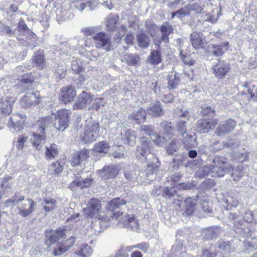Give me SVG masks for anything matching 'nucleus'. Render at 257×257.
<instances>
[{"instance_id": "obj_1", "label": "nucleus", "mask_w": 257, "mask_h": 257, "mask_svg": "<svg viewBox=\"0 0 257 257\" xmlns=\"http://www.w3.org/2000/svg\"><path fill=\"white\" fill-rule=\"evenodd\" d=\"M126 201L123 199L116 198L111 200L108 203V209L111 210L109 216L113 215L112 219L118 222L117 224L122 227H127L136 231L141 229L140 221L132 215H123L122 212H114L115 210L124 206Z\"/></svg>"}, {"instance_id": "obj_2", "label": "nucleus", "mask_w": 257, "mask_h": 257, "mask_svg": "<svg viewBox=\"0 0 257 257\" xmlns=\"http://www.w3.org/2000/svg\"><path fill=\"white\" fill-rule=\"evenodd\" d=\"M232 167L227 162L226 159L215 157L211 164H206L199 169L198 173L200 177L210 175L212 177H221L225 173L233 171Z\"/></svg>"}, {"instance_id": "obj_3", "label": "nucleus", "mask_w": 257, "mask_h": 257, "mask_svg": "<svg viewBox=\"0 0 257 257\" xmlns=\"http://www.w3.org/2000/svg\"><path fill=\"white\" fill-rule=\"evenodd\" d=\"M161 127L163 131L162 134L154 133V127L151 125L142 126L141 131L142 134L150 136L156 145L163 146L173 135L174 128L172 123L167 121H162Z\"/></svg>"}, {"instance_id": "obj_4", "label": "nucleus", "mask_w": 257, "mask_h": 257, "mask_svg": "<svg viewBox=\"0 0 257 257\" xmlns=\"http://www.w3.org/2000/svg\"><path fill=\"white\" fill-rule=\"evenodd\" d=\"M198 203L204 212H210L208 204V198L204 196H199L197 195L194 199L189 197L184 201V206L185 214L187 215H192L198 208Z\"/></svg>"}, {"instance_id": "obj_5", "label": "nucleus", "mask_w": 257, "mask_h": 257, "mask_svg": "<svg viewBox=\"0 0 257 257\" xmlns=\"http://www.w3.org/2000/svg\"><path fill=\"white\" fill-rule=\"evenodd\" d=\"M49 121V119L44 120V124L41 125L40 124H37L36 127H38L36 133L33 134L31 142L33 146L37 150H40L42 145L44 143L45 140V135L43 133L46 125L45 124Z\"/></svg>"}, {"instance_id": "obj_6", "label": "nucleus", "mask_w": 257, "mask_h": 257, "mask_svg": "<svg viewBox=\"0 0 257 257\" xmlns=\"http://www.w3.org/2000/svg\"><path fill=\"white\" fill-rule=\"evenodd\" d=\"M92 39L97 49H103L106 51L111 50V37L104 32H99L94 35Z\"/></svg>"}, {"instance_id": "obj_7", "label": "nucleus", "mask_w": 257, "mask_h": 257, "mask_svg": "<svg viewBox=\"0 0 257 257\" xmlns=\"http://www.w3.org/2000/svg\"><path fill=\"white\" fill-rule=\"evenodd\" d=\"M101 210V204L96 198L91 199L87 203V207L83 209L84 214L90 218H97Z\"/></svg>"}, {"instance_id": "obj_8", "label": "nucleus", "mask_w": 257, "mask_h": 257, "mask_svg": "<svg viewBox=\"0 0 257 257\" xmlns=\"http://www.w3.org/2000/svg\"><path fill=\"white\" fill-rule=\"evenodd\" d=\"M99 125L98 123L88 124L85 130L81 140L85 143H91L95 141L98 137Z\"/></svg>"}, {"instance_id": "obj_9", "label": "nucleus", "mask_w": 257, "mask_h": 257, "mask_svg": "<svg viewBox=\"0 0 257 257\" xmlns=\"http://www.w3.org/2000/svg\"><path fill=\"white\" fill-rule=\"evenodd\" d=\"M229 63L222 61L218 60L213 66L212 69L215 76L218 79H222L228 73L230 70Z\"/></svg>"}, {"instance_id": "obj_10", "label": "nucleus", "mask_w": 257, "mask_h": 257, "mask_svg": "<svg viewBox=\"0 0 257 257\" xmlns=\"http://www.w3.org/2000/svg\"><path fill=\"white\" fill-rule=\"evenodd\" d=\"M40 99L39 92H29L21 99V105L23 107H29L39 103Z\"/></svg>"}, {"instance_id": "obj_11", "label": "nucleus", "mask_w": 257, "mask_h": 257, "mask_svg": "<svg viewBox=\"0 0 257 257\" xmlns=\"http://www.w3.org/2000/svg\"><path fill=\"white\" fill-rule=\"evenodd\" d=\"M35 206V203L33 199L28 198L24 202L18 205L19 214L23 217H27L34 211Z\"/></svg>"}, {"instance_id": "obj_12", "label": "nucleus", "mask_w": 257, "mask_h": 257, "mask_svg": "<svg viewBox=\"0 0 257 257\" xmlns=\"http://www.w3.org/2000/svg\"><path fill=\"white\" fill-rule=\"evenodd\" d=\"M236 126V122L232 119H228L225 123L220 124L215 130V134L218 136H223L232 131Z\"/></svg>"}, {"instance_id": "obj_13", "label": "nucleus", "mask_w": 257, "mask_h": 257, "mask_svg": "<svg viewBox=\"0 0 257 257\" xmlns=\"http://www.w3.org/2000/svg\"><path fill=\"white\" fill-rule=\"evenodd\" d=\"M119 169L115 166L104 167L102 170L99 171L100 177L104 180L114 178L118 174Z\"/></svg>"}, {"instance_id": "obj_14", "label": "nucleus", "mask_w": 257, "mask_h": 257, "mask_svg": "<svg viewBox=\"0 0 257 257\" xmlns=\"http://www.w3.org/2000/svg\"><path fill=\"white\" fill-rule=\"evenodd\" d=\"M64 234V230L61 228H58L56 230H50L46 233V237L48 239L46 243L49 245L55 243L56 241L62 238Z\"/></svg>"}, {"instance_id": "obj_15", "label": "nucleus", "mask_w": 257, "mask_h": 257, "mask_svg": "<svg viewBox=\"0 0 257 257\" xmlns=\"http://www.w3.org/2000/svg\"><path fill=\"white\" fill-rule=\"evenodd\" d=\"M191 42L196 49L202 48L205 44V37L200 32H194L191 35Z\"/></svg>"}, {"instance_id": "obj_16", "label": "nucleus", "mask_w": 257, "mask_h": 257, "mask_svg": "<svg viewBox=\"0 0 257 257\" xmlns=\"http://www.w3.org/2000/svg\"><path fill=\"white\" fill-rule=\"evenodd\" d=\"M23 115L13 114L10 117L8 126L13 127L16 131H20L23 128L24 121L22 120Z\"/></svg>"}, {"instance_id": "obj_17", "label": "nucleus", "mask_w": 257, "mask_h": 257, "mask_svg": "<svg viewBox=\"0 0 257 257\" xmlns=\"http://www.w3.org/2000/svg\"><path fill=\"white\" fill-rule=\"evenodd\" d=\"M173 31L172 26L168 23H164L161 27V32L162 37L161 40H155L154 43L157 46L161 43V40L163 41L167 42L168 36Z\"/></svg>"}, {"instance_id": "obj_18", "label": "nucleus", "mask_w": 257, "mask_h": 257, "mask_svg": "<svg viewBox=\"0 0 257 257\" xmlns=\"http://www.w3.org/2000/svg\"><path fill=\"white\" fill-rule=\"evenodd\" d=\"M121 139L125 144L133 145L135 144L136 135L134 131L124 130L121 132Z\"/></svg>"}, {"instance_id": "obj_19", "label": "nucleus", "mask_w": 257, "mask_h": 257, "mask_svg": "<svg viewBox=\"0 0 257 257\" xmlns=\"http://www.w3.org/2000/svg\"><path fill=\"white\" fill-rule=\"evenodd\" d=\"M141 145L137 148V152L141 156L145 157L151 153V147L150 142L147 139L143 138L141 139Z\"/></svg>"}, {"instance_id": "obj_20", "label": "nucleus", "mask_w": 257, "mask_h": 257, "mask_svg": "<svg viewBox=\"0 0 257 257\" xmlns=\"http://www.w3.org/2000/svg\"><path fill=\"white\" fill-rule=\"evenodd\" d=\"M91 101V97L89 94L83 91L77 98L75 105L78 108H82Z\"/></svg>"}, {"instance_id": "obj_21", "label": "nucleus", "mask_w": 257, "mask_h": 257, "mask_svg": "<svg viewBox=\"0 0 257 257\" xmlns=\"http://www.w3.org/2000/svg\"><path fill=\"white\" fill-rule=\"evenodd\" d=\"M55 127L59 131H64V109L57 112L55 115Z\"/></svg>"}, {"instance_id": "obj_22", "label": "nucleus", "mask_w": 257, "mask_h": 257, "mask_svg": "<svg viewBox=\"0 0 257 257\" xmlns=\"http://www.w3.org/2000/svg\"><path fill=\"white\" fill-rule=\"evenodd\" d=\"M75 253L80 257H89L92 253V249L87 244H82L78 246Z\"/></svg>"}, {"instance_id": "obj_23", "label": "nucleus", "mask_w": 257, "mask_h": 257, "mask_svg": "<svg viewBox=\"0 0 257 257\" xmlns=\"http://www.w3.org/2000/svg\"><path fill=\"white\" fill-rule=\"evenodd\" d=\"M168 87L169 89L176 88L180 81V75L176 72H171L168 75Z\"/></svg>"}, {"instance_id": "obj_24", "label": "nucleus", "mask_w": 257, "mask_h": 257, "mask_svg": "<svg viewBox=\"0 0 257 257\" xmlns=\"http://www.w3.org/2000/svg\"><path fill=\"white\" fill-rule=\"evenodd\" d=\"M148 113L153 116H159L163 113V108L160 102L151 103L148 109Z\"/></svg>"}, {"instance_id": "obj_25", "label": "nucleus", "mask_w": 257, "mask_h": 257, "mask_svg": "<svg viewBox=\"0 0 257 257\" xmlns=\"http://www.w3.org/2000/svg\"><path fill=\"white\" fill-rule=\"evenodd\" d=\"M146 115L145 110L141 108L134 111L129 116V118L136 121L137 123L143 122L146 120Z\"/></svg>"}, {"instance_id": "obj_26", "label": "nucleus", "mask_w": 257, "mask_h": 257, "mask_svg": "<svg viewBox=\"0 0 257 257\" xmlns=\"http://www.w3.org/2000/svg\"><path fill=\"white\" fill-rule=\"evenodd\" d=\"M15 101L13 98L0 101V109L4 114L9 115L12 112V105Z\"/></svg>"}, {"instance_id": "obj_27", "label": "nucleus", "mask_w": 257, "mask_h": 257, "mask_svg": "<svg viewBox=\"0 0 257 257\" xmlns=\"http://www.w3.org/2000/svg\"><path fill=\"white\" fill-rule=\"evenodd\" d=\"M122 62L126 63L128 65L135 66L139 61V57L136 55L125 53L120 56Z\"/></svg>"}, {"instance_id": "obj_28", "label": "nucleus", "mask_w": 257, "mask_h": 257, "mask_svg": "<svg viewBox=\"0 0 257 257\" xmlns=\"http://www.w3.org/2000/svg\"><path fill=\"white\" fill-rule=\"evenodd\" d=\"M189 111H186L183 113L180 116V122L177 125V130L180 133H182V136H184L186 134V120H188L189 116Z\"/></svg>"}, {"instance_id": "obj_29", "label": "nucleus", "mask_w": 257, "mask_h": 257, "mask_svg": "<svg viewBox=\"0 0 257 257\" xmlns=\"http://www.w3.org/2000/svg\"><path fill=\"white\" fill-rule=\"evenodd\" d=\"M46 158L48 160H52L58 155V150L56 144H51L49 146H46Z\"/></svg>"}, {"instance_id": "obj_30", "label": "nucleus", "mask_w": 257, "mask_h": 257, "mask_svg": "<svg viewBox=\"0 0 257 257\" xmlns=\"http://www.w3.org/2000/svg\"><path fill=\"white\" fill-rule=\"evenodd\" d=\"M229 44L227 42L222 43L220 45H212V53L215 56L222 55L225 51L228 49Z\"/></svg>"}, {"instance_id": "obj_31", "label": "nucleus", "mask_w": 257, "mask_h": 257, "mask_svg": "<svg viewBox=\"0 0 257 257\" xmlns=\"http://www.w3.org/2000/svg\"><path fill=\"white\" fill-rule=\"evenodd\" d=\"M118 16L110 14L106 19V26L108 30L113 31L118 21Z\"/></svg>"}, {"instance_id": "obj_32", "label": "nucleus", "mask_w": 257, "mask_h": 257, "mask_svg": "<svg viewBox=\"0 0 257 257\" xmlns=\"http://www.w3.org/2000/svg\"><path fill=\"white\" fill-rule=\"evenodd\" d=\"M56 200L53 198H46L42 203V205L46 212H50L56 207Z\"/></svg>"}, {"instance_id": "obj_33", "label": "nucleus", "mask_w": 257, "mask_h": 257, "mask_svg": "<svg viewBox=\"0 0 257 257\" xmlns=\"http://www.w3.org/2000/svg\"><path fill=\"white\" fill-rule=\"evenodd\" d=\"M87 158V151H83L77 153L72 158L71 163V165L75 166L80 164V161L85 160Z\"/></svg>"}, {"instance_id": "obj_34", "label": "nucleus", "mask_w": 257, "mask_h": 257, "mask_svg": "<svg viewBox=\"0 0 257 257\" xmlns=\"http://www.w3.org/2000/svg\"><path fill=\"white\" fill-rule=\"evenodd\" d=\"M183 137V143L184 147L187 149H189L192 148H194L196 146V143L195 142V139L193 138V136L191 135L186 134L185 136Z\"/></svg>"}, {"instance_id": "obj_35", "label": "nucleus", "mask_w": 257, "mask_h": 257, "mask_svg": "<svg viewBox=\"0 0 257 257\" xmlns=\"http://www.w3.org/2000/svg\"><path fill=\"white\" fill-rule=\"evenodd\" d=\"M150 42V38L147 35L141 33L138 35V43L140 47L147 48Z\"/></svg>"}, {"instance_id": "obj_36", "label": "nucleus", "mask_w": 257, "mask_h": 257, "mask_svg": "<svg viewBox=\"0 0 257 257\" xmlns=\"http://www.w3.org/2000/svg\"><path fill=\"white\" fill-rule=\"evenodd\" d=\"M109 145L106 141H101L97 143L94 146V150L96 152L102 153H106L109 148Z\"/></svg>"}, {"instance_id": "obj_37", "label": "nucleus", "mask_w": 257, "mask_h": 257, "mask_svg": "<svg viewBox=\"0 0 257 257\" xmlns=\"http://www.w3.org/2000/svg\"><path fill=\"white\" fill-rule=\"evenodd\" d=\"M149 61L151 63L158 64L161 61V52L156 50L152 51L151 55L149 57Z\"/></svg>"}, {"instance_id": "obj_38", "label": "nucleus", "mask_w": 257, "mask_h": 257, "mask_svg": "<svg viewBox=\"0 0 257 257\" xmlns=\"http://www.w3.org/2000/svg\"><path fill=\"white\" fill-rule=\"evenodd\" d=\"M76 95V91L71 86L65 88V103L73 101Z\"/></svg>"}, {"instance_id": "obj_39", "label": "nucleus", "mask_w": 257, "mask_h": 257, "mask_svg": "<svg viewBox=\"0 0 257 257\" xmlns=\"http://www.w3.org/2000/svg\"><path fill=\"white\" fill-rule=\"evenodd\" d=\"M92 181V180L91 179H85L80 181L74 180L71 183L70 187L74 186L79 187L81 188L88 187L90 185Z\"/></svg>"}, {"instance_id": "obj_40", "label": "nucleus", "mask_w": 257, "mask_h": 257, "mask_svg": "<svg viewBox=\"0 0 257 257\" xmlns=\"http://www.w3.org/2000/svg\"><path fill=\"white\" fill-rule=\"evenodd\" d=\"M180 147V143L176 140L172 141L166 148L167 152L169 155H173L177 152Z\"/></svg>"}, {"instance_id": "obj_41", "label": "nucleus", "mask_w": 257, "mask_h": 257, "mask_svg": "<svg viewBox=\"0 0 257 257\" xmlns=\"http://www.w3.org/2000/svg\"><path fill=\"white\" fill-rule=\"evenodd\" d=\"M160 163L158 162V159L154 158L153 162L151 163H148L147 168L146 169V173L147 175H151L153 174L159 168Z\"/></svg>"}, {"instance_id": "obj_42", "label": "nucleus", "mask_w": 257, "mask_h": 257, "mask_svg": "<svg viewBox=\"0 0 257 257\" xmlns=\"http://www.w3.org/2000/svg\"><path fill=\"white\" fill-rule=\"evenodd\" d=\"M97 220L96 221V223L99 226V228L101 229H104L108 224V222L110 221V218L107 216H103L99 214Z\"/></svg>"}, {"instance_id": "obj_43", "label": "nucleus", "mask_w": 257, "mask_h": 257, "mask_svg": "<svg viewBox=\"0 0 257 257\" xmlns=\"http://www.w3.org/2000/svg\"><path fill=\"white\" fill-rule=\"evenodd\" d=\"M33 60L34 63L37 66L43 67L44 65L45 61L44 56L42 54L40 53L39 52H38L35 54Z\"/></svg>"}, {"instance_id": "obj_44", "label": "nucleus", "mask_w": 257, "mask_h": 257, "mask_svg": "<svg viewBox=\"0 0 257 257\" xmlns=\"http://www.w3.org/2000/svg\"><path fill=\"white\" fill-rule=\"evenodd\" d=\"M64 163L58 161L51 164L50 168L55 174H59L61 172L63 169Z\"/></svg>"}, {"instance_id": "obj_45", "label": "nucleus", "mask_w": 257, "mask_h": 257, "mask_svg": "<svg viewBox=\"0 0 257 257\" xmlns=\"http://www.w3.org/2000/svg\"><path fill=\"white\" fill-rule=\"evenodd\" d=\"M217 228H210L205 230V237L207 239H212L217 235Z\"/></svg>"}, {"instance_id": "obj_46", "label": "nucleus", "mask_w": 257, "mask_h": 257, "mask_svg": "<svg viewBox=\"0 0 257 257\" xmlns=\"http://www.w3.org/2000/svg\"><path fill=\"white\" fill-rule=\"evenodd\" d=\"M242 166L238 167V170L237 168H235L234 170H233V173L231 174V176L234 181H238L240 178L243 176V173L242 171Z\"/></svg>"}, {"instance_id": "obj_47", "label": "nucleus", "mask_w": 257, "mask_h": 257, "mask_svg": "<svg viewBox=\"0 0 257 257\" xmlns=\"http://www.w3.org/2000/svg\"><path fill=\"white\" fill-rule=\"evenodd\" d=\"M218 122V120L216 118L204 119V124L206 125L209 131L214 128Z\"/></svg>"}, {"instance_id": "obj_48", "label": "nucleus", "mask_w": 257, "mask_h": 257, "mask_svg": "<svg viewBox=\"0 0 257 257\" xmlns=\"http://www.w3.org/2000/svg\"><path fill=\"white\" fill-rule=\"evenodd\" d=\"M233 157L235 160L243 162L247 159L248 154L246 153H234L233 155Z\"/></svg>"}, {"instance_id": "obj_49", "label": "nucleus", "mask_w": 257, "mask_h": 257, "mask_svg": "<svg viewBox=\"0 0 257 257\" xmlns=\"http://www.w3.org/2000/svg\"><path fill=\"white\" fill-rule=\"evenodd\" d=\"M27 138L24 136H20L18 137L17 141L15 142L17 148L21 150L23 149L24 143L26 142Z\"/></svg>"}, {"instance_id": "obj_50", "label": "nucleus", "mask_w": 257, "mask_h": 257, "mask_svg": "<svg viewBox=\"0 0 257 257\" xmlns=\"http://www.w3.org/2000/svg\"><path fill=\"white\" fill-rule=\"evenodd\" d=\"M97 31L96 27H88L84 28L82 30V32L85 36H89L94 35Z\"/></svg>"}, {"instance_id": "obj_51", "label": "nucleus", "mask_w": 257, "mask_h": 257, "mask_svg": "<svg viewBox=\"0 0 257 257\" xmlns=\"http://www.w3.org/2000/svg\"><path fill=\"white\" fill-rule=\"evenodd\" d=\"M204 119H200L197 123V129L198 132L201 133H205L209 131L207 125L204 124Z\"/></svg>"}, {"instance_id": "obj_52", "label": "nucleus", "mask_w": 257, "mask_h": 257, "mask_svg": "<svg viewBox=\"0 0 257 257\" xmlns=\"http://www.w3.org/2000/svg\"><path fill=\"white\" fill-rule=\"evenodd\" d=\"M180 57L182 59L183 62L184 64L186 65H189V66H192L195 64V61L192 60L189 56H186L184 54L181 52Z\"/></svg>"}, {"instance_id": "obj_53", "label": "nucleus", "mask_w": 257, "mask_h": 257, "mask_svg": "<svg viewBox=\"0 0 257 257\" xmlns=\"http://www.w3.org/2000/svg\"><path fill=\"white\" fill-rule=\"evenodd\" d=\"M219 248L225 253L230 251V246L228 242H221L219 245Z\"/></svg>"}, {"instance_id": "obj_54", "label": "nucleus", "mask_w": 257, "mask_h": 257, "mask_svg": "<svg viewBox=\"0 0 257 257\" xmlns=\"http://www.w3.org/2000/svg\"><path fill=\"white\" fill-rule=\"evenodd\" d=\"M176 194L175 188L167 187L165 189V196L166 198H171Z\"/></svg>"}, {"instance_id": "obj_55", "label": "nucleus", "mask_w": 257, "mask_h": 257, "mask_svg": "<svg viewBox=\"0 0 257 257\" xmlns=\"http://www.w3.org/2000/svg\"><path fill=\"white\" fill-rule=\"evenodd\" d=\"M75 241V238L72 236L65 240V251H66L69 248L73 246Z\"/></svg>"}, {"instance_id": "obj_56", "label": "nucleus", "mask_w": 257, "mask_h": 257, "mask_svg": "<svg viewBox=\"0 0 257 257\" xmlns=\"http://www.w3.org/2000/svg\"><path fill=\"white\" fill-rule=\"evenodd\" d=\"M136 247L144 252H146L149 248V245L148 243L144 242L136 244Z\"/></svg>"}, {"instance_id": "obj_57", "label": "nucleus", "mask_w": 257, "mask_h": 257, "mask_svg": "<svg viewBox=\"0 0 257 257\" xmlns=\"http://www.w3.org/2000/svg\"><path fill=\"white\" fill-rule=\"evenodd\" d=\"M71 68L76 73H79L80 72H84L85 70L84 68L81 65L80 62L78 63L77 65L72 66Z\"/></svg>"}, {"instance_id": "obj_58", "label": "nucleus", "mask_w": 257, "mask_h": 257, "mask_svg": "<svg viewBox=\"0 0 257 257\" xmlns=\"http://www.w3.org/2000/svg\"><path fill=\"white\" fill-rule=\"evenodd\" d=\"M221 254L222 253L220 252L212 254V253L209 252L208 251L205 250L203 251L202 257H222Z\"/></svg>"}, {"instance_id": "obj_59", "label": "nucleus", "mask_w": 257, "mask_h": 257, "mask_svg": "<svg viewBox=\"0 0 257 257\" xmlns=\"http://www.w3.org/2000/svg\"><path fill=\"white\" fill-rule=\"evenodd\" d=\"M1 32H4V33L9 35L12 34V31L11 28L9 26H5L3 23L2 27V28H0V33Z\"/></svg>"}, {"instance_id": "obj_60", "label": "nucleus", "mask_w": 257, "mask_h": 257, "mask_svg": "<svg viewBox=\"0 0 257 257\" xmlns=\"http://www.w3.org/2000/svg\"><path fill=\"white\" fill-rule=\"evenodd\" d=\"M24 200H25L24 197L22 196L21 197H20L18 199H8L7 201V203H11L12 204H14L18 205V204H20V203H19V202H21L22 201H24Z\"/></svg>"}, {"instance_id": "obj_61", "label": "nucleus", "mask_w": 257, "mask_h": 257, "mask_svg": "<svg viewBox=\"0 0 257 257\" xmlns=\"http://www.w3.org/2000/svg\"><path fill=\"white\" fill-rule=\"evenodd\" d=\"M134 40V35L131 33L127 34L124 39L125 42L127 44H132Z\"/></svg>"}, {"instance_id": "obj_62", "label": "nucleus", "mask_w": 257, "mask_h": 257, "mask_svg": "<svg viewBox=\"0 0 257 257\" xmlns=\"http://www.w3.org/2000/svg\"><path fill=\"white\" fill-rule=\"evenodd\" d=\"M79 214L78 213H74L72 215H71L70 217H69L67 219L68 222H76L78 220H79Z\"/></svg>"}, {"instance_id": "obj_63", "label": "nucleus", "mask_w": 257, "mask_h": 257, "mask_svg": "<svg viewBox=\"0 0 257 257\" xmlns=\"http://www.w3.org/2000/svg\"><path fill=\"white\" fill-rule=\"evenodd\" d=\"M112 155L115 158L120 159L123 157L124 154L123 152L120 150V149H119L112 153Z\"/></svg>"}, {"instance_id": "obj_64", "label": "nucleus", "mask_w": 257, "mask_h": 257, "mask_svg": "<svg viewBox=\"0 0 257 257\" xmlns=\"http://www.w3.org/2000/svg\"><path fill=\"white\" fill-rule=\"evenodd\" d=\"M109 257H127V255L124 253L122 248H120L116 251L114 256Z\"/></svg>"}]
</instances>
